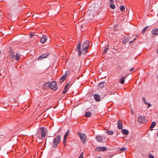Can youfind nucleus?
<instances>
[{"mask_svg":"<svg viewBox=\"0 0 158 158\" xmlns=\"http://www.w3.org/2000/svg\"><path fill=\"white\" fill-rule=\"evenodd\" d=\"M61 140V136L58 135L54 137L53 142L51 143V145L54 148L57 147L58 144L60 143Z\"/></svg>","mask_w":158,"mask_h":158,"instance_id":"f257e3e1","label":"nucleus"},{"mask_svg":"<svg viewBox=\"0 0 158 158\" xmlns=\"http://www.w3.org/2000/svg\"><path fill=\"white\" fill-rule=\"evenodd\" d=\"M89 44V41H86L83 44L82 52L83 54H85L87 52V51L88 49Z\"/></svg>","mask_w":158,"mask_h":158,"instance_id":"f03ea898","label":"nucleus"},{"mask_svg":"<svg viewBox=\"0 0 158 158\" xmlns=\"http://www.w3.org/2000/svg\"><path fill=\"white\" fill-rule=\"evenodd\" d=\"M94 9H92L91 10H89L87 12V14L91 16V17H93L95 14H96L97 12L99 10V9L97 7H94Z\"/></svg>","mask_w":158,"mask_h":158,"instance_id":"7ed1b4c3","label":"nucleus"},{"mask_svg":"<svg viewBox=\"0 0 158 158\" xmlns=\"http://www.w3.org/2000/svg\"><path fill=\"white\" fill-rule=\"evenodd\" d=\"M77 134L80 137L81 142L83 144L85 143L86 140V137L85 134L80 132H77Z\"/></svg>","mask_w":158,"mask_h":158,"instance_id":"20e7f679","label":"nucleus"},{"mask_svg":"<svg viewBox=\"0 0 158 158\" xmlns=\"http://www.w3.org/2000/svg\"><path fill=\"white\" fill-rule=\"evenodd\" d=\"M47 131V130L46 127H41L39 129V132L40 133L42 137L45 136Z\"/></svg>","mask_w":158,"mask_h":158,"instance_id":"39448f33","label":"nucleus"},{"mask_svg":"<svg viewBox=\"0 0 158 158\" xmlns=\"http://www.w3.org/2000/svg\"><path fill=\"white\" fill-rule=\"evenodd\" d=\"M138 121L140 123H145L147 121V119L144 116H140L137 119Z\"/></svg>","mask_w":158,"mask_h":158,"instance_id":"423d86ee","label":"nucleus"},{"mask_svg":"<svg viewBox=\"0 0 158 158\" xmlns=\"http://www.w3.org/2000/svg\"><path fill=\"white\" fill-rule=\"evenodd\" d=\"M50 88L53 90H56L57 89L56 83L55 81H52L51 83V85H50Z\"/></svg>","mask_w":158,"mask_h":158,"instance_id":"0eeeda50","label":"nucleus"},{"mask_svg":"<svg viewBox=\"0 0 158 158\" xmlns=\"http://www.w3.org/2000/svg\"><path fill=\"white\" fill-rule=\"evenodd\" d=\"M95 150L98 152L105 151L107 150V148L104 147H97Z\"/></svg>","mask_w":158,"mask_h":158,"instance_id":"6e6552de","label":"nucleus"},{"mask_svg":"<svg viewBox=\"0 0 158 158\" xmlns=\"http://www.w3.org/2000/svg\"><path fill=\"white\" fill-rule=\"evenodd\" d=\"M49 55V53H45L41 55L38 58V60H41L43 58H46Z\"/></svg>","mask_w":158,"mask_h":158,"instance_id":"1a4fd4ad","label":"nucleus"},{"mask_svg":"<svg viewBox=\"0 0 158 158\" xmlns=\"http://www.w3.org/2000/svg\"><path fill=\"white\" fill-rule=\"evenodd\" d=\"M117 128L119 129H122L123 128L122 121L121 120L118 121Z\"/></svg>","mask_w":158,"mask_h":158,"instance_id":"9d476101","label":"nucleus"},{"mask_svg":"<svg viewBox=\"0 0 158 158\" xmlns=\"http://www.w3.org/2000/svg\"><path fill=\"white\" fill-rule=\"evenodd\" d=\"M110 1V8L114 9L115 8V6L113 0H109Z\"/></svg>","mask_w":158,"mask_h":158,"instance_id":"9b49d317","label":"nucleus"},{"mask_svg":"<svg viewBox=\"0 0 158 158\" xmlns=\"http://www.w3.org/2000/svg\"><path fill=\"white\" fill-rule=\"evenodd\" d=\"M51 85V82H47L45 83L43 85V88L44 89H48Z\"/></svg>","mask_w":158,"mask_h":158,"instance_id":"f8f14e48","label":"nucleus"},{"mask_svg":"<svg viewBox=\"0 0 158 158\" xmlns=\"http://www.w3.org/2000/svg\"><path fill=\"white\" fill-rule=\"evenodd\" d=\"M129 37L128 36L124 37L122 39V42L123 44H125L129 40Z\"/></svg>","mask_w":158,"mask_h":158,"instance_id":"ddd939ff","label":"nucleus"},{"mask_svg":"<svg viewBox=\"0 0 158 158\" xmlns=\"http://www.w3.org/2000/svg\"><path fill=\"white\" fill-rule=\"evenodd\" d=\"M97 141L99 142H102L104 139V138L100 135H98L96 137Z\"/></svg>","mask_w":158,"mask_h":158,"instance_id":"4468645a","label":"nucleus"},{"mask_svg":"<svg viewBox=\"0 0 158 158\" xmlns=\"http://www.w3.org/2000/svg\"><path fill=\"white\" fill-rule=\"evenodd\" d=\"M152 33L154 35H158V29L157 28H154L152 31Z\"/></svg>","mask_w":158,"mask_h":158,"instance_id":"2eb2a0df","label":"nucleus"},{"mask_svg":"<svg viewBox=\"0 0 158 158\" xmlns=\"http://www.w3.org/2000/svg\"><path fill=\"white\" fill-rule=\"evenodd\" d=\"M100 96L98 94H95L94 95V98L97 102H99L100 100Z\"/></svg>","mask_w":158,"mask_h":158,"instance_id":"dca6fc26","label":"nucleus"},{"mask_svg":"<svg viewBox=\"0 0 158 158\" xmlns=\"http://www.w3.org/2000/svg\"><path fill=\"white\" fill-rule=\"evenodd\" d=\"M69 84L68 83L67 85H65L64 87V90L62 92V93L63 94H65V93H66L68 90V88L69 87Z\"/></svg>","mask_w":158,"mask_h":158,"instance_id":"f3484780","label":"nucleus"},{"mask_svg":"<svg viewBox=\"0 0 158 158\" xmlns=\"http://www.w3.org/2000/svg\"><path fill=\"white\" fill-rule=\"evenodd\" d=\"M47 38L44 36L42 37L40 39V42L41 43H44L47 40Z\"/></svg>","mask_w":158,"mask_h":158,"instance_id":"a211bd4d","label":"nucleus"},{"mask_svg":"<svg viewBox=\"0 0 158 158\" xmlns=\"http://www.w3.org/2000/svg\"><path fill=\"white\" fill-rule=\"evenodd\" d=\"M125 77H121L119 79V81L120 82L121 84H123L124 83V80Z\"/></svg>","mask_w":158,"mask_h":158,"instance_id":"6ab92c4d","label":"nucleus"},{"mask_svg":"<svg viewBox=\"0 0 158 158\" xmlns=\"http://www.w3.org/2000/svg\"><path fill=\"white\" fill-rule=\"evenodd\" d=\"M121 130L122 133L123 134L127 135L128 134V131L127 130L125 129H123Z\"/></svg>","mask_w":158,"mask_h":158,"instance_id":"aec40b11","label":"nucleus"},{"mask_svg":"<svg viewBox=\"0 0 158 158\" xmlns=\"http://www.w3.org/2000/svg\"><path fill=\"white\" fill-rule=\"evenodd\" d=\"M66 77H65V75H63L61 77L60 79V82H63L66 79Z\"/></svg>","mask_w":158,"mask_h":158,"instance_id":"412c9836","label":"nucleus"},{"mask_svg":"<svg viewBox=\"0 0 158 158\" xmlns=\"http://www.w3.org/2000/svg\"><path fill=\"white\" fill-rule=\"evenodd\" d=\"M106 133L108 134L109 135H112L113 134L114 132L112 131H109L108 130H106Z\"/></svg>","mask_w":158,"mask_h":158,"instance_id":"4be33fe9","label":"nucleus"},{"mask_svg":"<svg viewBox=\"0 0 158 158\" xmlns=\"http://www.w3.org/2000/svg\"><path fill=\"white\" fill-rule=\"evenodd\" d=\"M91 114V113L89 111H87L85 113V116L87 117H89Z\"/></svg>","mask_w":158,"mask_h":158,"instance_id":"5701e85b","label":"nucleus"},{"mask_svg":"<svg viewBox=\"0 0 158 158\" xmlns=\"http://www.w3.org/2000/svg\"><path fill=\"white\" fill-rule=\"evenodd\" d=\"M30 35L31 38L33 37L34 39H35L36 38V36H37L36 35H35L34 33H32L31 32H30Z\"/></svg>","mask_w":158,"mask_h":158,"instance_id":"b1692460","label":"nucleus"},{"mask_svg":"<svg viewBox=\"0 0 158 158\" xmlns=\"http://www.w3.org/2000/svg\"><path fill=\"white\" fill-rule=\"evenodd\" d=\"M105 84H106V83L105 82H100L98 85L100 87H104Z\"/></svg>","mask_w":158,"mask_h":158,"instance_id":"393cba45","label":"nucleus"},{"mask_svg":"<svg viewBox=\"0 0 158 158\" xmlns=\"http://www.w3.org/2000/svg\"><path fill=\"white\" fill-rule=\"evenodd\" d=\"M148 28V26H147L145 27L142 30V34H144V33L145 32L147 29Z\"/></svg>","mask_w":158,"mask_h":158,"instance_id":"a878e982","label":"nucleus"},{"mask_svg":"<svg viewBox=\"0 0 158 158\" xmlns=\"http://www.w3.org/2000/svg\"><path fill=\"white\" fill-rule=\"evenodd\" d=\"M81 44L79 43L78 44V45L77 47V51H81Z\"/></svg>","mask_w":158,"mask_h":158,"instance_id":"bb28decb","label":"nucleus"},{"mask_svg":"<svg viewBox=\"0 0 158 158\" xmlns=\"http://www.w3.org/2000/svg\"><path fill=\"white\" fill-rule=\"evenodd\" d=\"M156 124V123L155 122H152L150 128H153L155 126Z\"/></svg>","mask_w":158,"mask_h":158,"instance_id":"cd10ccee","label":"nucleus"},{"mask_svg":"<svg viewBox=\"0 0 158 158\" xmlns=\"http://www.w3.org/2000/svg\"><path fill=\"white\" fill-rule=\"evenodd\" d=\"M125 8V7L123 6L122 5L120 6V10L122 12H123Z\"/></svg>","mask_w":158,"mask_h":158,"instance_id":"c85d7f7f","label":"nucleus"},{"mask_svg":"<svg viewBox=\"0 0 158 158\" xmlns=\"http://www.w3.org/2000/svg\"><path fill=\"white\" fill-rule=\"evenodd\" d=\"M69 130H68L66 132L65 134L64 135V137L67 138L68 135L69 134Z\"/></svg>","mask_w":158,"mask_h":158,"instance_id":"c756f323","label":"nucleus"},{"mask_svg":"<svg viewBox=\"0 0 158 158\" xmlns=\"http://www.w3.org/2000/svg\"><path fill=\"white\" fill-rule=\"evenodd\" d=\"M19 53H17L15 55V60H18L19 59Z\"/></svg>","mask_w":158,"mask_h":158,"instance_id":"7c9ffc66","label":"nucleus"},{"mask_svg":"<svg viewBox=\"0 0 158 158\" xmlns=\"http://www.w3.org/2000/svg\"><path fill=\"white\" fill-rule=\"evenodd\" d=\"M108 48H104V51L103 52V54H105L106 52H107L108 50Z\"/></svg>","mask_w":158,"mask_h":158,"instance_id":"2f4dec72","label":"nucleus"},{"mask_svg":"<svg viewBox=\"0 0 158 158\" xmlns=\"http://www.w3.org/2000/svg\"><path fill=\"white\" fill-rule=\"evenodd\" d=\"M67 139V138L64 137L63 140V143L64 144V146L65 145V143L66 142Z\"/></svg>","mask_w":158,"mask_h":158,"instance_id":"473e14b6","label":"nucleus"},{"mask_svg":"<svg viewBox=\"0 0 158 158\" xmlns=\"http://www.w3.org/2000/svg\"><path fill=\"white\" fill-rule=\"evenodd\" d=\"M142 99H143V102L145 104H147V103L146 102V100H145V98L144 97Z\"/></svg>","mask_w":158,"mask_h":158,"instance_id":"72a5a7b5","label":"nucleus"},{"mask_svg":"<svg viewBox=\"0 0 158 158\" xmlns=\"http://www.w3.org/2000/svg\"><path fill=\"white\" fill-rule=\"evenodd\" d=\"M70 73V71H67L66 73L64 75H65V77H67V75L69 74V73Z\"/></svg>","mask_w":158,"mask_h":158,"instance_id":"f704fd0d","label":"nucleus"},{"mask_svg":"<svg viewBox=\"0 0 158 158\" xmlns=\"http://www.w3.org/2000/svg\"><path fill=\"white\" fill-rule=\"evenodd\" d=\"M126 148H127L125 147H123L120 149V150L121 151H125L126 150Z\"/></svg>","mask_w":158,"mask_h":158,"instance_id":"c9c22d12","label":"nucleus"},{"mask_svg":"<svg viewBox=\"0 0 158 158\" xmlns=\"http://www.w3.org/2000/svg\"><path fill=\"white\" fill-rule=\"evenodd\" d=\"M78 158H83V153L82 152Z\"/></svg>","mask_w":158,"mask_h":158,"instance_id":"e433bc0d","label":"nucleus"},{"mask_svg":"<svg viewBox=\"0 0 158 158\" xmlns=\"http://www.w3.org/2000/svg\"><path fill=\"white\" fill-rule=\"evenodd\" d=\"M148 157L149 158H154V156L152 154H150L148 156Z\"/></svg>","mask_w":158,"mask_h":158,"instance_id":"4c0bfd02","label":"nucleus"},{"mask_svg":"<svg viewBox=\"0 0 158 158\" xmlns=\"http://www.w3.org/2000/svg\"><path fill=\"white\" fill-rule=\"evenodd\" d=\"M78 55H79V56H80L81 55V51H78Z\"/></svg>","mask_w":158,"mask_h":158,"instance_id":"58836bf2","label":"nucleus"},{"mask_svg":"<svg viewBox=\"0 0 158 158\" xmlns=\"http://www.w3.org/2000/svg\"><path fill=\"white\" fill-rule=\"evenodd\" d=\"M148 105V108L149 107H150L151 106V105L149 103H147V104Z\"/></svg>","mask_w":158,"mask_h":158,"instance_id":"ea45409f","label":"nucleus"},{"mask_svg":"<svg viewBox=\"0 0 158 158\" xmlns=\"http://www.w3.org/2000/svg\"><path fill=\"white\" fill-rule=\"evenodd\" d=\"M134 70V68H132L131 69H130V71H131Z\"/></svg>","mask_w":158,"mask_h":158,"instance_id":"a19ab883","label":"nucleus"},{"mask_svg":"<svg viewBox=\"0 0 158 158\" xmlns=\"http://www.w3.org/2000/svg\"><path fill=\"white\" fill-rule=\"evenodd\" d=\"M136 39V38H134V40H133V41H130V42H130V43H132Z\"/></svg>","mask_w":158,"mask_h":158,"instance_id":"79ce46f5","label":"nucleus"},{"mask_svg":"<svg viewBox=\"0 0 158 158\" xmlns=\"http://www.w3.org/2000/svg\"><path fill=\"white\" fill-rule=\"evenodd\" d=\"M131 112V114H134L133 111L132 110Z\"/></svg>","mask_w":158,"mask_h":158,"instance_id":"37998d69","label":"nucleus"},{"mask_svg":"<svg viewBox=\"0 0 158 158\" xmlns=\"http://www.w3.org/2000/svg\"><path fill=\"white\" fill-rule=\"evenodd\" d=\"M14 57H15V55H12V57L13 58H14Z\"/></svg>","mask_w":158,"mask_h":158,"instance_id":"c03bdc74","label":"nucleus"},{"mask_svg":"<svg viewBox=\"0 0 158 158\" xmlns=\"http://www.w3.org/2000/svg\"><path fill=\"white\" fill-rule=\"evenodd\" d=\"M1 52L0 51V54H1Z\"/></svg>","mask_w":158,"mask_h":158,"instance_id":"a18cd8bd","label":"nucleus"}]
</instances>
